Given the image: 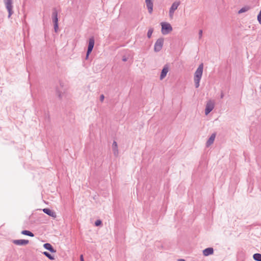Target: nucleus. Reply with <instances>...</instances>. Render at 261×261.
<instances>
[{"instance_id":"1","label":"nucleus","mask_w":261,"mask_h":261,"mask_svg":"<svg viewBox=\"0 0 261 261\" xmlns=\"http://www.w3.org/2000/svg\"><path fill=\"white\" fill-rule=\"evenodd\" d=\"M203 69V63H201L199 65L198 67L197 68L194 73V80L195 87L196 88H198L199 86V83L202 75Z\"/></svg>"},{"instance_id":"2","label":"nucleus","mask_w":261,"mask_h":261,"mask_svg":"<svg viewBox=\"0 0 261 261\" xmlns=\"http://www.w3.org/2000/svg\"><path fill=\"white\" fill-rule=\"evenodd\" d=\"M162 33L163 35H167L169 34L172 30V28L171 24L169 23L162 22Z\"/></svg>"},{"instance_id":"3","label":"nucleus","mask_w":261,"mask_h":261,"mask_svg":"<svg viewBox=\"0 0 261 261\" xmlns=\"http://www.w3.org/2000/svg\"><path fill=\"white\" fill-rule=\"evenodd\" d=\"M7 10L8 11V17L10 18L13 13L12 0H4Z\"/></svg>"},{"instance_id":"4","label":"nucleus","mask_w":261,"mask_h":261,"mask_svg":"<svg viewBox=\"0 0 261 261\" xmlns=\"http://www.w3.org/2000/svg\"><path fill=\"white\" fill-rule=\"evenodd\" d=\"M164 38H160L155 42L154 46V50L155 52L160 51L163 46Z\"/></svg>"},{"instance_id":"5","label":"nucleus","mask_w":261,"mask_h":261,"mask_svg":"<svg viewBox=\"0 0 261 261\" xmlns=\"http://www.w3.org/2000/svg\"><path fill=\"white\" fill-rule=\"evenodd\" d=\"M180 4V1H175L171 5L169 9V16L170 18L173 17L174 11L177 9L178 7Z\"/></svg>"},{"instance_id":"6","label":"nucleus","mask_w":261,"mask_h":261,"mask_svg":"<svg viewBox=\"0 0 261 261\" xmlns=\"http://www.w3.org/2000/svg\"><path fill=\"white\" fill-rule=\"evenodd\" d=\"M94 42H95V41H94V37H91L89 40V44H88V49H87V51L86 59H88L89 54L91 53V51L93 48L94 45Z\"/></svg>"},{"instance_id":"7","label":"nucleus","mask_w":261,"mask_h":261,"mask_svg":"<svg viewBox=\"0 0 261 261\" xmlns=\"http://www.w3.org/2000/svg\"><path fill=\"white\" fill-rule=\"evenodd\" d=\"M214 108V102L212 100L207 101L205 109V114L208 115Z\"/></svg>"},{"instance_id":"8","label":"nucleus","mask_w":261,"mask_h":261,"mask_svg":"<svg viewBox=\"0 0 261 261\" xmlns=\"http://www.w3.org/2000/svg\"><path fill=\"white\" fill-rule=\"evenodd\" d=\"M168 71H169V66L168 65H165L164 66V67L162 70L161 75H160V79L161 80H162L166 77Z\"/></svg>"},{"instance_id":"9","label":"nucleus","mask_w":261,"mask_h":261,"mask_svg":"<svg viewBox=\"0 0 261 261\" xmlns=\"http://www.w3.org/2000/svg\"><path fill=\"white\" fill-rule=\"evenodd\" d=\"M12 242L14 244L19 246L26 245L29 243L27 240H14Z\"/></svg>"},{"instance_id":"10","label":"nucleus","mask_w":261,"mask_h":261,"mask_svg":"<svg viewBox=\"0 0 261 261\" xmlns=\"http://www.w3.org/2000/svg\"><path fill=\"white\" fill-rule=\"evenodd\" d=\"M51 17L54 24L58 23V12L56 8L53 10Z\"/></svg>"},{"instance_id":"11","label":"nucleus","mask_w":261,"mask_h":261,"mask_svg":"<svg viewBox=\"0 0 261 261\" xmlns=\"http://www.w3.org/2000/svg\"><path fill=\"white\" fill-rule=\"evenodd\" d=\"M145 3L148 10V12L150 14H151L153 11L152 0H145Z\"/></svg>"},{"instance_id":"12","label":"nucleus","mask_w":261,"mask_h":261,"mask_svg":"<svg viewBox=\"0 0 261 261\" xmlns=\"http://www.w3.org/2000/svg\"><path fill=\"white\" fill-rule=\"evenodd\" d=\"M112 150L113 153L115 156H117L119 154L117 143L115 141H114L112 144Z\"/></svg>"},{"instance_id":"13","label":"nucleus","mask_w":261,"mask_h":261,"mask_svg":"<svg viewBox=\"0 0 261 261\" xmlns=\"http://www.w3.org/2000/svg\"><path fill=\"white\" fill-rule=\"evenodd\" d=\"M43 212L53 218H55L57 216L56 213L49 208H44Z\"/></svg>"},{"instance_id":"14","label":"nucleus","mask_w":261,"mask_h":261,"mask_svg":"<svg viewBox=\"0 0 261 261\" xmlns=\"http://www.w3.org/2000/svg\"><path fill=\"white\" fill-rule=\"evenodd\" d=\"M214 253V249L213 248H207L203 250V255L207 256L213 254Z\"/></svg>"},{"instance_id":"15","label":"nucleus","mask_w":261,"mask_h":261,"mask_svg":"<svg viewBox=\"0 0 261 261\" xmlns=\"http://www.w3.org/2000/svg\"><path fill=\"white\" fill-rule=\"evenodd\" d=\"M215 137H216L215 134H213L211 136V137L209 138V139H208V140L207 141L206 143V145L207 147H208L209 146H210L214 143Z\"/></svg>"},{"instance_id":"16","label":"nucleus","mask_w":261,"mask_h":261,"mask_svg":"<svg viewBox=\"0 0 261 261\" xmlns=\"http://www.w3.org/2000/svg\"><path fill=\"white\" fill-rule=\"evenodd\" d=\"M43 246L46 249L49 250L50 252L52 253L56 252V250L54 249V248L49 243H45L43 245Z\"/></svg>"},{"instance_id":"17","label":"nucleus","mask_w":261,"mask_h":261,"mask_svg":"<svg viewBox=\"0 0 261 261\" xmlns=\"http://www.w3.org/2000/svg\"><path fill=\"white\" fill-rule=\"evenodd\" d=\"M253 258L256 261H261V254L255 253L253 255Z\"/></svg>"},{"instance_id":"18","label":"nucleus","mask_w":261,"mask_h":261,"mask_svg":"<svg viewBox=\"0 0 261 261\" xmlns=\"http://www.w3.org/2000/svg\"><path fill=\"white\" fill-rule=\"evenodd\" d=\"M250 9L249 6H245L241 8L238 12L239 14H241L245 12H247Z\"/></svg>"},{"instance_id":"19","label":"nucleus","mask_w":261,"mask_h":261,"mask_svg":"<svg viewBox=\"0 0 261 261\" xmlns=\"http://www.w3.org/2000/svg\"><path fill=\"white\" fill-rule=\"evenodd\" d=\"M21 233L22 234L27 235V236H29L30 237H34V234L32 232H31V231H30L29 230H22L21 231Z\"/></svg>"},{"instance_id":"20","label":"nucleus","mask_w":261,"mask_h":261,"mask_svg":"<svg viewBox=\"0 0 261 261\" xmlns=\"http://www.w3.org/2000/svg\"><path fill=\"white\" fill-rule=\"evenodd\" d=\"M43 254L45 255L47 257H48L50 260H54L55 257L54 256L51 255L49 253L46 251H44L43 252Z\"/></svg>"},{"instance_id":"21","label":"nucleus","mask_w":261,"mask_h":261,"mask_svg":"<svg viewBox=\"0 0 261 261\" xmlns=\"http://www.w3.org/2000/svg\"><path fill=\"white\" fill-rule=\"evenodd\" d=\"M153 28H150L148 31V32H147V37L148 38H150L151 37V35H152V34L153 33Z\"/></svg>"},{"instance_id":"22","label":"nucleus","mask_w":261,"mask_h":261,"mask_svg":"<svg viewBox=\"0 0 261 261\" xmlns=\"http://www.w3.org/2000/svg\"><path fill=\"white\" fill-rule=\"evenodd\" d=\"M257 20L258 21L259 23L261 24V10L257 16Z\"/></svg>"},{"instance_id":"23","label":"nucleus","mask_w":261,"mask_h":261,"mask_svg":"<svg viewBox=\"0 0 261 261\" xmlns=\"http://www.w3.org/2000/svg\"><path fill=\"white\" fill-rule=\"evenodd\" d=\"M101 223H102V222H101V220H97L95 221V225L96 226H100L101 224Z\"/></svg>"},{"instance_id":"24","label":"nucleus","mask_w":261,"mask_h":261,"mask_svg":"<svg viewBox=\"0 0 261 261\" xmlns=\"http://www.w3.org/2000/svg\"><path fill=\"white\" fill-rule=\"evenodd\" d=\"M54 30L55 32H57L59 30V27H58V23H54Z\"/></svg>"},{"instance_id":"25","label":"nucleus","mask_w":261,"mask_h":261,"mask_svg":"<svg viewBox=\"0 0 261 261\" xmlns=\"http://www.w3.org/2000/svg\"><path fill=\"white\" fill-rule=\"evenodd\" d=\"M198 35H199V39H201L202 36V30H200L199 31V33H198Z\"/></svg>"},{"instance_id":"26","label":"nucleus","mask_w":261,"mask_h":261,"mask_svg":"<svg viewBox=\"0 0 261 261\" xmlns=\"http://www.w3.org/2000/svg\"><path fill=\"white\" fill-rule=\"evenodd\" d=\"M105 96L103 94H101L100 96V100L102 102L104 100Z\"/></svg>"},{"instance_id":"27","label":"nucleus","mask_w":261,"mask_h":261,"mask_svg":"<svg viewBox=\"0 0 261 261\" xmlns=\"http://www.w3.org/2000/svg\"><path fill=\"white\" fill-rule=\"evenodd\" d=\"M80 260H81V261H84L83 255H81V256H80Z\"/></svg>"},{"instance_id":"28","label":"nucleus","mask_w":261,"mask_h":261,"mask_svg":"<svg viewBox=\"0 0 261 261\" xmlns=\"http://www.w3.org/2000/svg\"><path fill=\"white\" fill-rule=\"evenodd\" d=\"M224 93H223V92H221V95H220V98H221V99H222V98L224 97Z\"/></svg>"},{"instance_id":"29","label":"nucleus","mask_w":261,"mask_h":261,"mask_svg":"<svg viewBox=\"0 0 261 261\" xmlns=\"http://www.w3.org/2000/svg\"><path fill=\"white\" fill-rule=\"evenodd\" d=\"M122 61H124V62L126 61H127V58H125V57H123Z\"/></svg>"},{"instance_id":"30","label":"nucleus","mask_w":261,"mask_h":261,"mask_svg":"<svg viewBox=\"0 0 261 261\" xmlns=\"http://www.w3.org/2000/svg\"><path fill=\"white\" fill-rule=\"evenodd\" d=\"M178 261H185V260L184 259H179Z\"/></svg>"},{"instance_id":"31","label":"nucleus","mask_w":261,"mask_h":261,"mask_svg":"<svg viewBox=\"0 0 261 261\" xmlns=\"http://www.w3.org/2000/svg\"><path fill=\"white\" fill-rule=\"evenodd\" d=\"M58 96H59L60 98H61V94H59V95H58Z\"/></svg>"}]
</instances>
